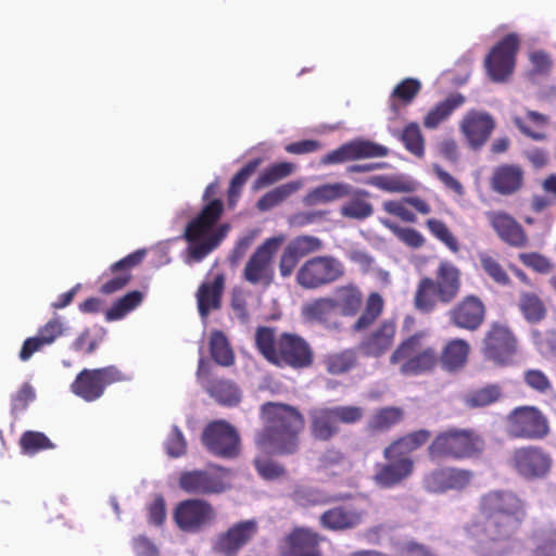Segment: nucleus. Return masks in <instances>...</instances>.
Returning <instances> with one entry per match:
<instances>
[{
  "label": "nucleus",
  "instance_id": "1",
  "mask_svg": "<svg viewBox=\"0 0 556 556\" xmlns=\"http://www.w3.org/2000/svg\"><path fill=\"white\" fill-rule=\"evenodd\" d=\"M526 505L510 490H491L478 501V517L466 526L468 536L482 556H502L526 518Z\"/></svg>",
  "mask_w": 556,
  "mask_h": 556
},
{
  "label": "nucleus",
  "instance_id": "2",
  "mask_svg": "<svg viewBox=\"0 0 556 556\" xmlns=\"http://www.w3.org/2000/svg\"><path fill=\"white\" fill-rule=\"evenodd\" d=\"M264 427L256 433L260 448H270L279 455H292L299 451L300 435L305 428L303 414L294 406L266 402L261 406Z\"/></svg>",
  "mask_w": 556,
  "mask_h": 556
},
{
  "label": "nucleus",
  "instance_id": "3",
  "mask_svg": "<svg viewBox=\"0 0 556 556\" xmlns=\"http://www.w3.org/2000/svg\"><path fill=\"white\" fill-rule=\"evenodd\" d=\"M224 211L225 205L220 199L208 200L186 225L182 238L188 242L187 253L190 261H203L225 239L230 227L228 224L218 225Z\"/></svg>",
  "mask_w": 556,
  "mask_h": 556
},
{
  "label": "nucleus",
  "instance_id": "4",
  "mask_svg": "<svg viewBox=\"0 0 556 556\" xmlns=\"http://www.w3.org/2000/svg\"><path fill=\"white\" fill-rule=\"evenodd\" d=\"M462 285V270L451 261H440L434 277L425 276L418 281L414 306L422 314H430L439 303H452L459 295Z\"/></svg>",
  "mask_w": 556,
  "mask_h": 556
},
{
  "label": "nucleus",
  "instance_id": "5",
  "mask_svg": "<svg viewBox=\"0 0 556 556\" xmlns=\"http://www.w3.org/2000/svg\"><path fill=\"white\" fill-rule=\"evenodd\" d=\"M391 365L403 376H420L433 371L439 365V352L428 332L420 330L403 339L390 355Z\"/></svg>",
  "mask_w": 556,
  "mask_h": 556
},
{
  "label": "nucleus",
  "instance_id": "6",
  "mask_svg": "<svg viewBox=\"0 0 556 556\" xmlns=\"http://www.w3.org/2000/svg\"><path fill=\"white\" fill-rule=\"evenodd\" d=\"M485 450V441L471 428L451 427L440 431L428 446L432 460H464L479 457Z\"/></svg>",
  "mask_w": 556,
  "mask_h": 556
},
{
  "label": "nucleus",
  "instance_id": "7",
  "mask_svg": "<svg viewBox=\"0 0 556 556\" xmlns=\"http://www.w3.org/2000/svg\"><path fill=\"white\" fill-rule=\"evenodd\" d=\"M331 299L342 316L354 317L361 313L352 326L354 332H361L369 328L383 311V300L377 292L369 294L365 308L362 311L364 294L359 287L353 282L336 287Z\"/></svg>",
  "mask_w": 556,
  "mask_h": 556
},
{
  "label": "nucleus",
  "instance_id": "8",
  "mask_svg": "<svg viewBox=\"0 0 556 556\" xmlns=\"http://www.w3.org/2000/svg\"><path fill=\"white\" fill-rule=\"evenodd\" d=\"M231 469L208 464L205 468L181 471L178 477V486L191 495H218L231 488Z\"/></svg>",
  "mask_w": 556,
  "mask_h": 556
},
{
  "label": "nucleus",
  "instance_id": "9",
  "mask_svg": "<svg viewBox=\"0 0 556 556\" xmlns=\"http://www.w3.org/2000/svg\"><path fill=\"white\" fill-rule=\"evenodd\" d=\"M364 414V408L356 405L314 408L309 412L311 435L317 441H330L340 432V424H357Z\"/></svg>",
  "mask_w": 556,
  "mask_h": 556
},
{
  "label": "nucleus",
  "instance_id": "10",
  "mask_svg": "<svg viewBox=\"0 0 556 556\" xmlns=\"http://www.w3.org/2000/svg\"><path fill=\"white\" fill-rule=\"evenodd\" d=\"M505 433L511 440L540 441L551 429L547 417L533 405H520L505 417Z\"/></svg>",
  "mask_w": 556,
  "mask_h": 556
},
{
  "label": "nucleus",
  "instance_id": "11",
  "mask_svg": "<svg viewBox=\"0 0 556 556\" xmlns=\"http://www.w3.org/2000/svg\"><path fill=\"white\" fill-rule=\"evenodd\" d=\"M130 379V375L114 365L94 369L85 368L77 374L70 389L84 401L94 402L104 394L108 386Z\"/></svg>",
  "mask_w": 556,
  "mask_h": 556
},
{
  "label": "nucleus",
  "instance_id": "12",
  "mask_svg": "<svg viewBox=\"0 0 556 556\" xmlns=\"http://www.w3.org/2000/svg\"><path fill=\"white\" fill-rule=\"evenodd\" d=\"M345 274L343 263L331 255L306 260L298 269L296 283L306 290H316L341 279Z\"/></svg>",
  "mask_w": 556,
  "mask_h": 556
},
{
  "label": "nucleus",
  "instance_id": "13",
  "mask_svg": "<svg viewBox=\"0 0 556 556\" xmlns=\"http://www.w3.org/2000/svg\"><path fill=\"white\" fill-rule=\"evenodd\" d=\"M283 237H270L251 254L242 271V278L252 286L268 288L275 279L274 257Z\"/></svg>",
  "mask_w": 556,
  "mask_h": 556
},
{
  "label": "nucleus",
  "instance_id": "14",
  "mask_svg": "<svg viewBox=\"0 0 556 556\" xmlns=\"http://www.w3.org/2000/svg\"><path fill=\"white\" fill-rule=\"evenodd\" d=\"M201 441L212 455L231 459L240 454L241 440L233 426L225 420L210 422L202 432Z\"/></svg>",
  "mask_w": 556,
  "mask_h": 556
},
{
  "label": "nucleus",
  "instance_id": "15",
  "mask_svg": "<svg viewBox=\"0 0 556 556\" xmlns=\"http://www.w3.org/2000/svg\"><path fill=\"white\" fill-rule=\"evenodd\" d=\"M518 350V342L513 330L505 324L493 321L482 339L483 356L498 365L509 364Z\"/></svg>",
  "mask_w": 556,
  "mask_h": 556
},
{
  "label": "nucleus",
  "instance_id": "16",
  "mask_svg": "<svg viewBox=\"0 0 556 556\" xmlns=\"http://www.w3.org/2000/svg\"><path fill=\"white\" fill-rule=\"evenodd\" d=\"M314 361L313 348L303 337L290 332H282L278 337V351L273 365L302 370L309 368Z\"/></svg>",
  "mask_w": 556,
  "mask_h": 556
},
{
  "label": "nucleus",
  "instance_id": "17",
  "mask_svg": "<svg viewBox=\"0 0 556 556\" xmlns=\"http://www.w3.org/2000/svg\"><path fill=\"white\" fill-rule=\"evenodd\" d=\"M549 453L538 445H525L515 448L508 465L522 478L528 480L545 478L552 468Z\"/></svg>",
  "mask_w": 556,
  "mask_h": 556
},
{
  "label": "nucleus",
  "instance_id": "18",
  "mask_svg": "<svg viewBox=\"0 0 556 556\" xmlns=\"http://www.w3.org/2000/svg\"><path fill=\"white\" fill-rule=\"evenodd\" d=\"M519 48V36L510 33L491 49L484 60V66L492 81H505L513 74Z\"/></svg>",
  "mask_w": 556,
  "mask_h": 556
},
{
  "label": "nucleus",
  "instance_id": "19",
  "mask_svg": "<svg viewBox=\"0 0 556 556\" xmlns=\"http://www.w3.org/2000/svg\"><path fill=\"white\" fill-rule=\"evenodd\" d=\"M216 518L213 505L202 498L179 502L173 513L176 526L184 532L198 533Z\"/></svg>",
  "mask_w": 556,
  "mask_h": 556
},
{
  "label": "nucleus",
  "instance_id": "20",
  "mask_svg": "<svg viewBox=\"0 0 556 556\" xmlns=\"http://www.w3.org/2000/svg\"><path fill=\"white\" fill-rule=\"evenodd\" d=\"M197 379L217 403L230 407L240 403L241 391L238 386L229 379L215 376L212 366L203 356L198 362Z\"/></svg>",
  "mask_w": 556,
  "mask_h": 556
},
{
  "label": "nucleus",
  "instance_id": "21",
  "mask_svg": "<svg viewBox=\"0 0 556 556\" xmlns=\"http://www.w3.org/2000/svg\"><path fill=\"white\" fill-rule=\"evenodd\" d=\"M258 522L248 519L235 522L214 540L212 548L222 556H237L258 533Z\"/></svg>",
  "mask_w": 556,
  "mask_h": 556
},
{
  "label": "nucleus",
  "instance_id": "22",
  "mask_svg": "<svg viewBox=\"0 0 556 556\" xmlns=\"http://www.w3.org/2000/svg\"><path fill=\"white\" fill-rule=\"evenodd\" d=\"M446 316L453 327L475 332L485 321L486 306L478 295L467 294L448 309Z\"/></svg>",
  "mask_w": 556,
  "mask_h": 556
},
{
  "label": "nucleus",
  "instance_id": "23",
  "mask_svg": "<svg viewBox=\"0 0 556 556\" xmlns=\"http://www.w3.org/2000/svg\"><path fill=\"white\" fill-rule=\"evenodd\" d=\"M389 149L377 142L358 138L341 144L320 159L321 165H334L357 160L384 157Z\"/></svg>",
  "mask_w": 556,
  "mask_h": 556
},
{
  "label": "nucleus",
  "instance_id": "24",
  "mask_svg": "<svg viewBox=\"0 0 556 556\" xmlns=\"http://www.w3.org/2000/svg\"><path fill=\"white\" fill-rule=\"evenodd\" d=\"M384 462L375 464L372 482L380 489L390 490L403 484L415 470L414 458L383 457Z\"/></svg>",
  "mask_w": 556,
  "mask_h": 556
},
{
  "label": "nucleus",
  "instance_id": "25",
  "mask_svg": "<svg viewBox=\"0 0 556 556\" xmlns=\"http://www.w3.org/2000/svg\"><path fill=\"white\" fill-rule=\"evenodd\" d=\"M495 126V119L490 113L470 110L460 121L459 130L464 135L469 148L473 151H479L490 139Z\"/></svg>",
  "mask_w": 556,
  "mask_h": 556
},
{
  "label": "nucleus",
  "instance_id": "26",
  "mask_svg": "<svg viewBox=\"0 0 556 556\" xmlns=\"http://www.w3.org/2000/svg\"><path fill=\"white\" fill-rule=\"evenodd\" d=\"M473 472L469 469L443 467L432 470L425 478V485L433 493H444L450 490L463 491L472 481Z\"/></svg>",
  "mask_w": 556,
  "mask_h": 556
},
{
  "label": "nucleus",
  "instance_id": "27",
  "mask_svg": "<svg viewBox=\"0 0 556 556\" xmlns=\"http://www.w3.org/2000/svg\"><path fill=\"white\" fill-rule=\"evenodd\" d=\"M489 185L491 190L500 195H513L525 185V170L519 164L502 163L493 168Z\"/></svg>",
  "mask_w": 556,
  "mask_h": 556
},
{
  "label": "nucleus",
  "instance_id": "28",
  "mask_svg": "<svg viewBox=\"0 0 556 556\" xmlns=\"http://www.w3.org/2000/svg\"><path fill=\"white\" fill-rule=\"evenodd\" d=\"M486 218L498 238L514 248H523L528 236L523 227L508 213L503 211L486 212Z\"/></svg>",
  "mask_w": 556,
  "mask_h": 556
},
{
  "label": "nucleus",
  "instance_id": "29",
  "mask_svg": "<svg viewBox=\"0 0 556 556\" xmlns=\"http://www.w3.org/2000/svg\"><path fill=\"white\" fill-rule=\"evenodd\" d=\"M146 250H137L124 258L113 263L109 271L113 276L100 287L102 294H113L123 290L132 279L131 269L144 258Z\"/></svg>",
  "mask_w": 556,
  "mask_h": 556
},
{
  "label": "nucleus",
  "instance_id": "30",
  "mask_svg": "<svg viewBox=\"0 0 556 556\" xmlns=\"http://www.w3.org/2000/svg\"><path fill=\"white\" fill-rule=\"evenodd\" d=\"M396 325L393 320H384L379 327L367 334L358 344V350L367 357H381L393 345Z\"/></svg>",
  "mask_w": 556,
  "mask_h": 556
},
{
  "label": "nucleus",
  "instance_id": "31",
  "mask_svg": "<svg viewBox=\"0 0 556 556\" xmlns=\"http://www.w3.org/2000/svg\"><path fill=\"white\" fill-rule=\"evenodd\" d=\"M332 299L323 296L306 303L302 307V315L307 321L321 325L328 330H340L342 324Z\"/></svg>",
  "mask_w": 556,
  "mask_h": 556
},
{
  "label": "nucleus",
  "instance_id": "32",
  "mask_svg": "<svg viewBox=\"0 0 556 556\" xmlns=\"http://www.w3.org/2000/svg\"><path fill=\"white\" fill-rule=\"evenodd\" d=\"M225 290V275L217 274L212 281H203L195 293L199 315L206 319L211 312L222 307V298Z\"/></svg>",
  "mask_w": 556,
  "mask_h": 556
},
{
  "label": "nucleus",
  "instance_id": "33",
  "mask_svg": "<svg viewBox=\"0 0 556 556\" xmlns=\"http://www.w3.org/2000/svg\"><path fill=\"white\" fill-rule=\"evenodd\" d=\"M318 534L308 529H294L281 545L283 556H320Z\"/></svg>",
  "mask_w": 556,
  "mask_h": 556
},
{
  "label": "nucleus",
  "instance_id": "34",
  "mask_svg": "<svg viewBox=\"0 0 556 556\" xmlns=\"http://www.w3.org/2000/svg\"><path fill=\"white\" fill-rule=\"evenodd\" d=\"M431 438L427 429H419L393 440L382 452L383 457L413 458L412 453L424 446Z\"/></svg>",
  "mask_w": 556,
  "mask_h": 556
},
{
  "label": "nucleus",
  "instance_id": "35",
  "mask_svg": "<svg viewBox=\"0 0 556 556\" xmlns=\"http://www.w3.org/2000/svg\"><path fill=\"white\" fill-rule=\"evenodd\" d=\"M405 413L399 406L380 407L371 414L366 424L368 433H382L389 431L404 419Z\"/></svg>",
  "mask_w": 556,
  "mask_h": 556
},
{
  "label": "nucleus",
  "instance_id": "36",
  "mask_svg": "<svg viewBox=\"0 0 556 556\" xmlns=\"http://www.w3.org/2000/svg\"><path fill=\"white\" fill-rule=\"evenodd\" d=\"M469 352L470 345L466 340L452 339L439 353V364L447 371H455L466 364Z\"/></svg>",
  "mask_w": 556,
  "mask_h": 556
},
{
  "label": "nucleus",
  "instance_id": "37",
  "mask_svg": "<svg viewBox=\"0 0 556 556\" xmlns=\"http://www.w3.org/2000/svg\"><path fill=\"white\" fill-rule=\"evenodd\" d=\"M362 515L346 506H337L324 511L320 516V523L329 530H344L359 523Z\"/></svg>",
  "mask_w": 556,
  "mask_h": 556
},
{
  "label": "nucleus",
  "instance_id": "38",
  "mask_svg": "<svg viewBox=\"0 0 556 556\" xmlns=\"http://www.w3.org/2000/svg\"><path fill=\"white\" fill-rule=\"evenodd\" d=\"M466 98L459 92L448 94L443 101L437 103L424 117V126L428 129H435L451 114L460 108Z\"/></svg>",
  "mask_w": 556,
  "mask_h": 556
},
{
  "label": "nucleus",
  "instance_id": "39",
  "mask_svg": "<svg viewBox=\"0 0 556 556\" xmlns=\"http://www.w3.org/2000/svg\"><path fill=\"white\" fill-rule=\"evenodd\" d=\"M323 364L328 374L333 376L343 375L358 366V354L356 349L348 348L328 353L325 355Z\"/></svg>",
  "mask_w": 556,
  "mask_h": 556
},
{
  "label": "nucleus",
  "instance_id": "40",
  "mask_svg": "<svg viewBox=\"0 0 556 556\" xmlns=\"http://www.w3.org/2000/svg\"><path fill=\"white\" fill-rule=\"evenodd\" d=\"M518 308L525 320L532 325L541 323L547 316L544 301L534 292H520Z\"/></svg>",
  "mask_w": 556,
  "mask_h": 556
},
{
  "label": "nucleus",
  "instance_id": "41",
  "mask_svg": "<svg viewBox=\"0 0 556 556\" xmlns=\"http://www.w3.org/2000/svg\"><path fill=\"white\" fill-rule=\"evenodd\" d=\"M302 186L301 180L282 184L262 195L256 203V207L262 212L269 211L298 192Z\"/></svg>",
  "mask_w": 556,
  "mask_h": 556
},
{
  "label": "nucleus",
  "instance_id": "42",
  "mask_svg": "<svg viewBox=\"0 0 556 556\" xmlns=\"http://www.w3.org/2000/svg\"><path fill=\"white\" fill-rule=\"evenodd\" d=\"M368 195L369 193L365 190L355 191L351 199L341 206L340 214L351 219L368 218L374 213L371 203L367 201Z\"/></svg>",
  "mask_w": 556,
  "mask_h": 556
},
{
  "label": "nucleus",
  "instance_id": "43",
  "mask_svg": "<svg viewBox=\"0 0 556 556\" xmlns=\"http://www.w3.org/2000/svg\"><path fill=\"white\" fill-rule=\"evenodd\" d=\"M208 345L210 354L216 364L228 367L235 363L233 351L223 331L213 330L210 334Z\"/></svg>",
  "mask_w": 556,
  "mask_h": 556
},
{
  "label": "nucleus",
  "instance_id": "44",
  "mask_svg": "<svg viewBox=\"0 0 556 556\" xmlns=\"http://www.w3.org/2000/svg\"><path fill=\"white\" fill-rule=\"evenodd\" d=\"M421 90V84L416 78H405L400 81L390 96V108L394 114L399 113V104L407 105L413 102Z\"/></svg>",
  "mask_w": 556,
  "mask_h": 556
},
{
  "label": "nucleus",
  "instance_id": "45",
  "mask_svg": "<svg viewBox=\"0 0 556 556\" xmlns=\"http://www.w3.org/2000/svg\"><path fill=\"white\" fill-rule=\"evenodd\" d=\"M352 193V187L344 182L325 184L314 188L308 195L306 201L309 204L318 202H331L338 199H342Z\"/></svg>",
  "mask_w": 556,
  "mask_h": 556
},
{
  "label": "nucleus",
  "instance_id": "46",
  "mask_svg": "<svg viewBox=\"0 0 556 556\" xmlns=\"http://www.w3.org/2000/svg\"><path fill=\"white\" fill-rule=\"evenodd\" d=\"M295 169V165L290 162H279L271 164L265 168L253 182L252 189L254 191L261 190L271 186L287 177H289Z\"/></svg>",
  "mask_w": 556,
  "mask_h": 556
},
{
  "label": "nucleus",
  "instance_id": "47",
  "mask_svg": "<svg viewBox=\"0 0 556 556\" xmlns=\"http://www.w3.org/2000/svg\"><path fill=\"white\" fill-rule=\"evenodd\" d=\"M262 159H253L249 161L230 180L227 190V201L229 206H235L241 195L242 188L249 178L255 173L261 165Z\"/></svg>",
  "mask_w": 556,
  "mask_h": 556
},
{
  "label": "nucleus",
  "instance_id": "48",
  "mask_svg": "<svg viewBox=\"0 0 556 556\" xmlns=\"http://www.w3.org/2000/svg\"><path fill=\"white\" fill-rule=\"evenodd\" d=\"M502 395V388L498 384H488L467 393L464 402L469 408H482L498 402Z\"/></svg>",
  "mask_w": 556,
  "mask_h": 556
},
{
  "label": "nucleus",
  "instance_id": "49",
  "mask_svg": "<svg viewBox=\"0 0 556 556\" xmlns=\"http://www.w3.org/2000/svg\"><path fill=\"white\" fill-rule=\"evenodd\" d=\"M143 300V293L138 290L127 292L122 298L113 302L111 307L105 312L108 321L119 320L128 313L138 307Z\"/></svg>",
  "mask_w": 556,
  "mask_h": 556
},
{
  "label": "nucleus",
  "instance_id": "50",
  "mask_svg": "<svg viewBox=\"0 0 556 556\" xmlns=\"http://www.w3.org/2000/svg\"><path fill=\"white\" fill-rule=\"evenodd\" d=\"M393 136L397 137L413 155L417 157L425 155V138L417 123L407 124L402 131H393Z\"/></svg>",
  "mask_w": 556,
  "mask_h": 556
},
{
  "label": "nucleus",
  "instance_id": "51",
  "mask_svg": "<svg viewBox=\"0 0 556 556\" xmlns=\"http://www.w3.org/2000/svg\"><path fill=\"white\" fill-rule=\"evenodd\" d=\"M349 467L345 455L338 448H327L318 458L317 470L327 476H338Z\"/></svg>",
  "mask_w": 556,
  "mask_h": 556
},
{
  "label": "nucleus",
  "instance_id": "52",
  "mask_svg": "<svg viewBox=\"0 0 556 556\" xmlns=\"http://www.w3.org/2000/svg\"><path fill=\"white\" fill-rule=\"evenodd\" d=\"M292 501L302 507L325 505L331 498L321 490L308 485H296L291 493Z\"/></svg>",
  "mask_w": 556,
  "mask_h": 556
},
{
  "label": "nucleus",
  "instance_id": "53",
  "mask_svg": "<svg viewBox=\"0 0 556 556\" xmlns=\"http://www.w3.org/2000/svg\"><path fill=\"white\" fill-rule=\"evenodd\" d=\"M479 263L484 274L498 286H509L511 280L501 263L486 252L478 254Z\"/></svg>",
  "mask_w": 556,
  "mask_h": 556
},
{
  "label": "nucleus",
  "instance_id": "54",
  "mask_svg": "<svg viewBox=\"0 0 556 556\" xmlns=\"http://www.w3.org/2000/svg\"><path fill=\"white\" fill-rule=\"evenodd\" d=\"M255 344L263 357L274 364L278 351V338L275 337L274 329L258 327L255 333Z\"/></svg>",
  "mask_w": 556,
  "mask_h": 556
},
{
  "label": "nucleus",
  "instance_id": "55",
  "mask_svg": "<svg viewBox=\"0 0 556 556\" xmlns=\"http://www.w3.org/2000/svg\"><path fill=\"white\" fill-rule=\"evenodd\" d=\"M20 445L24 454L34 455L43 450H51L54 444L42 432L25 431L21 439Z\"/></svg>",
  "mask_w": 556,
  "mask_h": 556
},
{
  "label": "nucleus",
  "instance_id": "56",
  "mask_svg": "<svg viewBox=\"0 0 556 556\" xmlns=\"http://www.w3.org/2000/svg\"><path fill=\"white\" fill-rule=\"evenodd\" d=\"M380 223L390 229L403 243L413 249L421 248L425 244L424 236L414 228H402L390 219L384 218H380Z\"/></svg>",
  "mask_w": 556,
  "mask_h": 556
},
{
  "label": "nucleus",
  "instance_id": "57",
  "mask_svg": "<svg viewBox=\"0 0 556 556\" xmlns=\"http://www.w3.org/2000/svg\"><path fill=\"white\" fill-rule=\"evenodd\" d=\"M300 260L308 254L319 251L323 242L319 238L303 235L293 238L287 245Z\"/></svg>",
  "mask_w": 556,
  "mask_h": 556
},
{
  "label": "nucleus",
  "instance_id": "58",
  "mask_svg": "<svg viewBox=\"0 0 556 556\" xmlns=\"http://www.w3.org/2000/svg\"><path fill=\"white\" fill-rule=\"evenodd\" d=\"M429 231L442 243H444L453 253L459 251V243L455 236L450 231L446 224L440 219L429 218L426 222Z\"/></svg>",
  "mask_w": 556,
  "mask_h": 556
},
{
  "label": "nucleus",
  "instance_id": "59",
  "mask_svg": "<svg viewBox=\"0 0 556 556\" xmlns=\"http://www.w3.org/2000/svg\"><path fill=\"white\" fill-rule=\"evenodd\" d=\"M366 184L388 192H407L412 190L409 184L399 176L377 175L370 177Z\"/></svg>",
  "mask_w": 556,
  "mask_h": 556
},
{
  "label": "nucleus",
  "instance_id": "60",
  "mask_svg": "<svg viewBox=\"0 0 556 556\" xmlns=\"http://www.w3.org/2000/svg\"><path fill=\"white\" fill-rule=\"evenodd\" d=\"M253 465L257 473L265 480H276L286 473L285 467L270 458L256 457Z\"/></svg>",
  "mask_w": 556,
  "mask_h": 556
},
{
  "label": "nucleus",
  "instance_id": "61",
  "mask_svg": "<svg viewBox=\"0 0 556 556\" xmlns=\"http://www.w3.org/2000/svg\"><path fill=\"white\" fill-rule=\"evenodd\" d=\"M65 326L60 316H54L49 321H47L43 326H41L37 334L46 342L48 345L54 343L59 338L64 336Z\"/></svg>",
  "mask_w": 556,
  "mask_h": 556
},
{
  "label": "nucleus",
  "instance_id": "62",
  "mask_svg": "<svg viewBox=\"0 0 556 556\" xmlns=\"http://www.w3.org/2000/svg\"><path fill=\"white\" fill-rule=\"evenodd\" d=\"M35 397L36 393L34 388L28 382L24 383L11 397L12 414L16 415V413L25 410Z\"/></svg>",
  "mask_w": 556,
  "mask_h": 556
},
{
  "label": "nucleus",
  "instance_id": "63",
  "mask_svg": "<svg viewBox=\"0 0 556 556\" xmlns=\"http://www.w3.org/2000/svg\"><path fill=\"white\" fill-rule=\"evenodd\" d=\"M165 448L170 457L177 458L186 454L187 442L186 439L177 426H174L167 438Z\"/></svg>",
  "mask_w": 556,
  "mask_h": 556
},
{
  "label": "nucleus",
  "instance_id": "64",
  "mask_svg": "<svg viewBox=\"0 0 556 556\" xmlns=\"http://www.w3.org/2000/svg\"><path fill=\"white\" fill-rule=\"evenodd\" d=\"M408 203L405 201V198L402 200H389L384 201L382 204L383 210L407 223H415L417 220L416 215L407 208Z\"/></svg>",
  "mask_w": 556,
  "mask_h": 556
}]
</instances>
